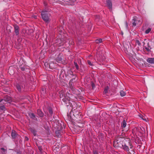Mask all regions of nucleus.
Here are the masks:
<instances>
[{
    "label": "nucleus",
    "mask_w": 154,
    "mask_h": 154,
    "mask_svg": "<svg viewBox=\"0 0 154 154\" xmlns=\"http://www.w3.org/2000/svg\"><path fill=\"white\" fill-rule=\"evenodd\" d=\"M117 143H118L122 141V146L123 149L126 151L128 154H132L134 153V151L132 149L133 146L131 143L130 139L118 137L116 140Z\"/></svg>",
    "instance_id": "nucleus-1"
},
{
    "label": "nucleus",
    "mask_w": 154,
    "mask_h": 154,
    "mask_svg": "<svg viewBox=\"0 0 154 154\" xmlns=\"http://www.w3.org/2000/svg\"><path fill=\"white\" fill-rule=\"evenodd\" d=\"M59 94H60V98H62L63 101L65 102L66 104H67L68 102V104L67 106H68L69 104L70 105V97H69L71 95L68 94H66V96H64V98H63V91H60Z\"/></svg>",
    "instance_id": "nucleus-2"
},
{
    "label": "nucleus",
    "mask_w": 154,
    "mask_h": 154,
    "mask_svg": "<svg viewBox=\"0 0 154 154\" xmlns=\"http://www.w3.org/2000/svg\"><path fill=\"white\" fill-rule=\"evenodd\" d=\"M41 15L42 19L45 22L48 23L50 21V19L47 14V12L42 11L41 13Z\"/></svg>",
    "instance_id": "nucleus-3"
},
{
    "label": "nucleus",
    "mask_w": 154,
    "mask_h": 154,
    "mask_svg": "<svg viewBox=\"0 0 154 154\" xmlns=\"http://www.w3.org/2000/svg\"><path fill=\"white\" fill-rule=\"evenodd\" d=\"M147 62L151 64H154V58H149L147 60Z\"/></svg>",
    "instance_id": "nucleus-4"
},
{
    "label": "nucleus",
    "mask_w": 154,
    "mask_h": 154,
    "mask_svg": "<svg viewBox=\"0 0 154 154\" xmlns=\"http://www.w3.org/2000/svg\"><path fill=\"white\" fill-rule=\"evenodd\" d=\"M14 28L15 29V32L16 35H17L19 34V26L16 25L14 26Z\"/></svg>",
    "instance_id": "nucleus-5"
},
{
    "label": "nucleus",
    "mask_w": 154,
    "mask_h": 154,
    "mask_svg": "<svg viewBox=\"0 0 154 154\" xmlns=\"http://www.w3.org/2000/svg\"><path fill=\"white\" fill-rule=\"evenodd\" d=\"M107 5V6L109 8H111L112 7V4L111 1L109 0H107L106 1Z\"/></svg>",
    "instance_id": "nucleus-6"
},
{
    "label": "nucleus",
    "mask_w": 154,
    "mask_h": 154,
    "mask_svg": "<svg viewBox=\"0 0 154 154\" xmlns=\"http://www.w3.org/2000/svg\"><path fill=\"white\" fill-rule=\"evenodd\" d=\"M17 135V134L16 133V132L14 131H12L11 133V136L13 138H15Z\"/></svg>",
    "instance_id": "nucleus-7"
},
{
    "label": "nucleus",
    "mask_w": 154,
    "mask_h": 154,
    "mask_svg": "<svg viewBox=\"0 0 154 154\" xmlns=\"http://www.w3.org/2000/svg\"><path fill=\"white\" fill-rule=\"evenodd\" d=\"M126 125V122L125 120H124L122 123V127L123 128H125Z\"/></svg>",
    "instance_id": "nucleus-8"
},
{
    "label": "nucleus",
    "mask_w": 154,
    "mask_h": 154,
    "mask_svg": "<svg viewBox=\"0 0 154 154\" xmlns=\"http://www.w3.org/2000/svg\"><path fill=\"white\" fill-rule=\"evenodd\" d=\"M29 116L34 119H35V116L33 113H31L29 114Z\"/></svg>",
    "instance_id": "nucleus-9"
},
{
    "label": "nucleus",
    "mask_w": 154,
    "mask_h": 154,
    "mask_svg": "<svg viewBox=\"0 0 154 154\" xmlns=\"http://www.w3.org/2000/svg\"><path fill=\"white\" fill-rule=\"evenodd\" d=\"M120 94L122 97H123L125 95L126 93L122 91H121L120 92Z\"/></svg>",
    "instance_id": "nucleus-10"
},
{
    "label": "nucleus",
    "mask_w": 154,
    "mask_h": 154,
    "mask_svg": "<svg viewBox=\"0 0 154 154\" xmlns=\"http://www.w3.org/2000/svg\"><path fill=\"white\" fill-rule=\"evenodd\" d=\"M5 100L7 101H8V103H10V102H11L12 100L11 98L10 97H7V98Z\"/></svg>",
    "instance_id": "nucleus-11"
},
{
    "label": "nucleus",
    "mask_w": 154,
    "mask_h": 154,
    "mask_svg": "<svg viewBox=\"0 0 154 154\" xmlns=\"http://www.w3.org/2000/svg\"><path fill=\"white\" fill-rule=\"evenodd\" d=\"M17 88L19 91H20L21 90V87L19 85H17L16 86Z\"/></svg>",
    "instance_id": "nucleus-12"
},
{
    "label": "nucleus",
    "mask_w": 154,
    "mask_h": 154,
    "mask_svg": "<svg viewBox=\"0 0 154 154\" xmlns=\"http://www.w3.org/2000/svg\"><path fill=\"white\" fill-rule=\"evenodd\" d=\"M38 113L39 115L41 116V117H42L43 116V113H42L41 112H40V110H38Z\"/></svg>",
    "instance_id": "nucleus-13"
},
{
    "label": "nucleus",
    "mask_w": 154,
    "mask_h": 154,
    "mask_svg": "<svg viewBox=\"0 0 154 154\" xmlns=\"http://www.w3.org/2000/svg\"><path fill=\"white\" fill-rule=\"evenodd\" d=\"M108 89H109V87L108 86H107L106 87L104 90V93H106L108 91Z\"/></svg>",
    "instance_id": "nucleus-14"
},
{
    "label": "nucleus",
    "mask_w": 154,
    "mask_h": 154,
    "mask_svg": "<svg viewBox=\"0 0 154 154\" xmlns=\"http://www.w3.org/2000/svg\"><path fill=\"white\" fill-rule=\"evenodd\" d=\"M88 63L90 66H92L94 65L93 64L91 63V62L89 60L88 61Z\"/></svg>",
    "instance_id": "nucleus-15"
},
{
    "label": "nucleus",
    "mask_w": 154,
    "mask_h": 154,
    "mask_svg": "<svg viewBox=\"0 0 154 154\" xmlns=\"http://www.w3.org/2000/svg\"><path fill=\"white\" fill-rule=\"evenodd\" d=\"M1 149L2 150V153L3 154H4L5 153V152H6V150L5 149L3 148H2Z\"/></svg>",
    "instance_id": "nucleus-16"
},
{
    "label": "nucleus",
    "mask_w": 154,
    "mask_h": 154,
    "mask_svg": "<svg viewBox=\"0 0 154 154\" xmlns=\"http://www.w3.org/2000/svg\"><path fill=\"white\" fill-rule=\"evenodd\" d=\"M102 42V39H97L96 40V42L98 43H100Z\"/></svg>",
    "instance_id": "nucleus-17"
},
{
    "label": "nucleus",
    "mask_w": 154,
    "mask_h": 154,
    "mask_svg": "<svg viewBox=\"0 0 154 154\" xmlns=\"http://www.w3.org/2000/svg\"><path fill=\"white\" fill-rule=\"evenodd\" d=\"M151 30V28H149L147 29L145 31V32L146 34L148 33Z\"/></svg>",
    "instance_id": "nucleus-18"
},
{
    "label": "nucleus",
    "mask_w": 154,
    "mask_h": 154,
    "mask_svg": "<svg viewBox=\"0 0 154 154\" xmlns=\"http://www.w3.org/2000/svg\"><path fill=\"white\" fill-rule=\"evenodd\" d=\"M74 63L76 69H79V66L77 64V63L75 62V61L74 62Z\"/></svg>",
    "instance_id": "nucleus-19"
},
{
    "label": "nucleus",
    "mask_w": 154,
    "mask_h": 154,
    "mask_svg": "<svg viewBox=\"0 0 154 154\" xmlns=\"http://www.w3.org/2000/svg\"><path fill=\"white\" fill-rule=\"evenodd\" d=\"M142 119L143 120L145 121L146 122H147L148 119L147 118H146L145 117L143 116V117L142 118Z\"/></svg>",
    "instance_id": "nucleus-20"
},
{
    "label": "nucleus",
    "mask_w": 154,
    "mask_h": 154,
    "mask_svg": "<svg viewBox=\"0 0 154 154\" xmlns=\"http://www.w3.org/2000/svg\"><path fill=\"white\" fill-rule=\"evenodd\" d=\"M133 20L134 21L132 23H133V26H135L136 25V23H135V20L134 19Z\"/></svg>",
    "instance_id": "nucleus-21"
},
{
    "label": "nucleus",
    "mask_w": 154,
    "mask_h": 154,
    "mask_svg": "<svg viewBox=\"0 0 154 154\" xmlns=\"http://www.w3.org/2000/svg\"><path fill=\"white\" fill-rule=\"evenodd\" d=\"M0 108L1 109L4 110V109L5 107L4 106H2L0 107Z\"/></svg>",
    "instance_id": "nucleus-22"
},
{
    "label": "nucleus",
    "mask_w": 154,
    "mask_h": 154,
    "mask_svg": "<svg viewBox=\"0 0 154 154\" xmlns=\"http://www.w3.org/2000/svg\"><path fill=\"white\" fill-rule=\"evenodd\" d=\"M49 112L50 114H52V111L51 109H49Z\"/></svg>",
    "instance_id": "nucleus-23"
},
{
    "label": "nucleus",
    "mask_w": 154,
    "mask_h": 154,
    "mask_svg": "<svg viewBox=\"0 0 154 154\" xmlns=\"http://www.w3.org/2000/svg\"><path fill=\"white\" fill-rule=\"evenodd\" d=\"M31 131L33 133V134L34 135H35L36 134V132L35 131H34L33 130H32V131Z\"/></svg>",
    "instance_id": "nucleus-24"
},
{
    "label": "nucleus",
    "mask_w": 154,
    "mask_h": 154,
    "mask_svg": "<svg viewBox=\"0 0 154 154\" xmlns=\"http://www.w3.org/2000/svg\"><path fill=\"white\" fill-rule=\"evenodd\" d=\"M140 117L142 119V118L143 117V116L142 115H140Z\"/></svg>",
    "instance_id": "nucleus-25"
},
{
    "label": "nucleus",
    "mask_w": 154,
    "mask_h": 154,
    "mask_svg": "<svg viewBox=\"0 0 154 154\" xmlns=\"http://www.w3.org/2000/svg\"><path fill=\"white\" fill-rule=\"evenodd\" d=\"M56 148L57 149H58V148H57V147H56V148H55V149H54V152H55V149H56Z\"/></svg>",
    "instance_id": "nucleus-26"
},
{
    "label": "nucleus",
    "mask_w": 154,
    "mask_h": 154,
    "mask_svg": "<svg viewBox=\"0 0 154 154\" xmlns=\"http://www.w3.org/2000/svg\"><path fill=\"white\" fill-rule=\"evenodd\" d=\"M11 70V69H9V70H8L9 72V73L10 72Z\"/></svg>",
    "instance_id": "nucleus-27"
},
{
    "label": "nucleus",
    "mask_w": 154,
    "mask_h": 154,
    "mask_svg": "<svg viewBox=\"0 0 154 154\" xmlns=\"http://www.w3.org/2000/svg\"><path fill=\"white\" fill-rule=\"evenodd\" d=\"M125 24H126V26L127 27V26H128L127 23V22H126V23H125Z\"/></svg>",
    "instance_id": "nucleus-28"
},
{
    "label": "nucleus",
    "mask_w": 154,
    "mask_h": 154,
    "mask_svg": "<svg viewBox=\"0 0 154 154\" xmlns=\"http://www.w3.org/2000/svg\"><path fill=\"white\" fill-rule=\"evenodd\" d=\"M28 138H27V137H26V140H28Z\"/></svg>",
    "instance_id": "nucleus-29"
},
{
    "label": "nucleus",
    "mask_w": 154,
    "mask_h": 154,
    "mask_svg": "<svg viewBox=\"0 0 154 154\" xmlns=\"http://www.w3.org/2000/svg\"><path fill=\"white\" fill-rule=\"evenodd\" d=\"M94 154H97V152H94Z\"/></svg>",
    "instance_id": "nucleus-30"
},
{
    "label": "nucleus",
    "mask_w": 154,
    "mask_h": 154,
    "mask_svg": "<svg viewBox=\"0 0 154 154\" xmlns=\"http://www.w3.org/2000/svg\"><path fill=\"white\" fill-rule=\"evenodd\" d=\"M78 132V131H76V133H77V132Z\"/></svg>",
    "instance_id": "nucleus-31"
},
{
    "label": "nucleus",
    "mask_w": 154,
    "mask_h": 154,
    "mask_svg": "<svg viewBox=\"0 0 154 154\" xmlns=\"http://www.w3.org/2000/svg\"><path fill=\"white\" fill-rule=\"evenodd\" d=\"M22 70H24V69H23V68H22Z\"/></svg>",
    "instance_id": "nucleus-32"
},
{
    "label": "nucleus",
    "mask_w": 154,
    "mask_h": 154,
    "mask_svg": "<svg viewBox=\"0 0 154 154\" xmlns=\"http://www.w3.org/2000/svg\"><path fill=\"white\" fill-rule=\"evenodd\" d=\"M78 127H76V128H75V129H76V128L78 129Z\"/></svg>",
    "instance_id": "nucleus-33"
},
{
    "label": "nucleus",
    "mask_w": 154,
    "mask_h": 154,
    "mask_svg": "<svg viewBox=\"0 0 154 154\" xmlns=\"http://www.w3.org/2000/svg\"><path fill=\"white\" fill-rule=\"evenodd\" d=\"M40 149H41V148H39V149H40Z\"/></svg>",
    "instance_id": "nucleus-34"
},
{
    "label": "nucleus",
    "mask_w": 154,
    "mask_h": 154,
    "mask_svg": "<svg viewBox=\"0 0 154 154\" xmlns=\"http://www.w3.org/2000/svg\"><path fill=\"white\" fill-rule=\"evenodd\" d=\"M40 149H41V148H39V149H40Z\"/></svg>",
    "instance_id": "nucleus-35"
},
{
    "label": "nucleus",
    "mask_w": 154,
    "mask_h": 154,
    "mask_svg": "<svg viewBox=\"0 0 154 154\" xmlns=\"http://www.w3.org/2000/svg\"><path fill=\"white\" fill-rule=\"evenodd\" d=\"M57 128H59V127H57Z\"/></svg>",
    "instance_id": "nucleus-36"
}]
</instances>
